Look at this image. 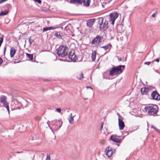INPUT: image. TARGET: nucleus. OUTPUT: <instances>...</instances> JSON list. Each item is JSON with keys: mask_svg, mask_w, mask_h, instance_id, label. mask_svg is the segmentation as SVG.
<instances>
[{"mask_svg": "<svg viewBox=\"0 0 160 160\" xmlns=\"http://www.w3.org/2000/svg\"><path fill=\"white\" fill-rule=\"evenodd\" d=\"M144 110L150 115H155L158 112V107L157 105H149L145 107Z\"/></svg>", "mask_w": 160, "mask_h": 160, "instance_id": "nucleus-1", "label": "nucleus"}, {"mask_svg": "<svg viewBox=\"0 0 160 160\" xmlns=\"http://www.w3.org/2000/svg\"><path fill=\"white\" fill-rule=\"evenodd\" d=\"M125 68V66L124 65H120L111 68V70L110 71L109 74L111 76L120 74L122 72V70Z\"/></svg>", "mask_w": 160, "mask_h": 160, "instance_id": "nucleus-2", "label": "nucleus"}, {"mask_svg": "<svg viewBox=\"0 0 160 160\" xmlns=\"http://www.w3.org/2000/svg\"><path fill=\"white\" fill-rule=\"evenodd\" d=\"M67 48V46L61 45L56 50L57 54L58 57L64 58L68 54V52L66 51V49Z\"/></svg>", "mask_w": 160, "mask_h": 160, "instance_id": "nucleus-3", "label": "nucleus"}, {"mask_svg": "<svg viewBox=\"0 0 160 160\" xmlns=\"http://www.w3.org/2000/svg\"><path fill=\"white\" fill-rule=\"evenodd\" d=\"M98 23L99 25L100 29L106 31L108 28V22L106 20L103 22L104 19L103 18H99L98 19Z\"/></svg>", "mask_w": 160, "mask_h": 160, "instance_id": "nucleus-4", "label": "nucleus"}, {"mask_svg": "<svg viewBox=\"0 0 160 160\" xmlns=\"http://www.w3.org/2000/svg\"><path fill=\"white\" fill-rule=\"evenodd\" d=\"M52 128L55 130H58L62 124V122L61 120H54L51 122Z\"/></svg>", "mask_w": 160, "mask_h": 160, "instance_id": "nucleus-5", "label": "nucleus"}, {"mask_svg": "<svg viewBox=\"0 0 160 160\" xmlns=\"http://www.w3.org/2000/svg\"><path fill=\"white\" fill-rule=\"evenodd\" d=\"M109 16V21L113 25L115 20L118 17V14L117 12L112 13L110 14Z\"/></svg>", "mask_w": 160, "mask_h": 160, "instance_id": "nucleus-6", "label": "nucleus"}, {"mask_svg": "<svg viewBox=\"0 0 160 160\" xmlns=\"http://www.w3.org/2000/svg\"><path fill=\"white\" fill-rule=\"evenodd\" d=\"M6 98L4 96H1L0 97V102L3 103V106L6 108L7 110L9 113V107L8 103L6 101Z\"/></svg>", "mask_w": 160, "mask_h": 160, "instance_id": "nucleus-7", "label": "nucleus"}, {"mask_svg": "<svg viewBox=\"0 0 160 160\" xmlns=\"http://www.w3.org/2000/svg\"><path fill=\"white\" fill-rule=\"evenodd\" d=\"M103 38L102 36L98 35L92 39L91 43L93 45L98 44L101 42Z\"/></svg>", "mask_w": 160, "mask_h": 160, "instance_id": "nucleus-8", "label": "nucleus"}, {"mask_svg": "<svg viewBox=\"0 0 160 160\" xmlns=\"http://www.w3.org/2000/svg\"><path fill=\"white\" fill-rule=\"evenodd\" d=\"M151 96L153 99L157 100H160V95L156 91H152L151 93Z\"/></svg>", "mask_w": 160, "mask_h": 160, "instance_id": "nucleus-9", "label": "nucleus"}, {"mask_svg": "<svg viewBox=\"0 0 160 160\" xmlns=\"http://www.w3.org/2000/svg\"><path fill=\"white\" fill-rule=\"evenodd\" d=\"M122 118L120 115L118 117V125L119 129L120 130H123L125 127V124L124 122L123 121Z\"/></svg>", "mask_w": 160, "mask_h": 160, "instance_id": "nucleus-10", "label": "nucleus"}, {"mask_svg": "<svg viewBox=\"0 0 160 160\" xmlns=\"http://www.w3.org/2000/svg\"><path fill=\"white\" fill-rule=\"evenodd\" d=\"M68 57L69 59L74 62H76L77 58L76 55L75 54L74 52H72V51L69 52Z\"/></svg>", "mask_w": 160, "mask_h": 160, "instance_id": "nucleus-11", "label": "nucleus"}, {"mask_svg": "<svg viewBox=\"0 0 160 160\" xmlns=\"http://www.w3.org/2000/svg\"><path fill=\"white\" fill-rule=\"evenodd\" d=\"M112 47V45L110 43H108L106 44L105 46H102L100 47V48H103L106 51V52L103 55H105L106 54L107 52H108Z\"/></svg>", "mask_w": 160, "mask_h": 160, "instance_id": "nucleus-12", "label": "nucleus"}, {"mask_svg": "<svg viewBox=\"0 0 160 160\" xmlns=\"http://www.w3.org/2000/svg\"><path fill=\"white\" fill-rule=\"evenodd\" d=\"M111 140L113 142L116 143L120 142L121 140L118 138V137L115 135H112L110 137Z\"/></svg>", "mask_w": 160, "mask_h": 160, "instance_id": "nucleus-13", "label": "nucleus"}, {"mask_svg": "<svg viewBox=\"0 0 160 160\" xmlns=\"http://www.w3.org/2000/svg\"><path fill=\"white\" fill-rule=\"evenodd\" d=\"M96 19L92 18L88 19L87 22V25L88 27L91 28L94 23Z\"/></svg>", "mask_w": 160, "mask_h": 160, "instance_id": "nucleus-14", "label": "nucleus"}, {"mask_svg": "<svg viewBox=\"0 0 160 160\" xmlns=\"http://www.w3.org/2000/svg\"><path fill=\"white\" fill-rule=\"evenodd\" d=\"M149 91H150L149 88L145 87L141 89V93L142 95H148V93Z\"/></svg>", "mask_w": 160, "mask_h": 160, "instance_id": "nucleus-15", "label": "nucleus"}, {"mask_svg": "<svg viewBox=\"0 0 160 160\" xmlns=\"http://www.w3.org/2000/svg\"><path fill=\"white\" fill-rule=\"evenodd\" d=\"M107 151L106 155L108 157H110L112 154V148L109 147H108L106 148V151Z\"/></svg>", "mask_w": 160, "mask_h": 160, "instance_id": "nucleus-16", "label": "nucleus"}, {"mask_svg": "<svg viewBox=\"0 0 160 160\" xmlns=\"http://www.w3.org/2000/svg\"><path fill=\"white\" fill-rule=\"evenodd\" d=\"M82 4L83 3L84 5L87 7L89 6L91 2L90 0H82Z\"/></svg>", "mask_w": 160, "mask_h": 160, "instance_id": "nucleus-17", "label": "nucleus"}, {"mask_svg": "<svg viewBox=\"0 0 160 160\" xmlns=\"http://www.w3.org/2000/svg\"><path fill=\"white\" fill-rule=\"evenodd\" d=\"M16 50L14 48H12L10 49V56L11 57H12L15 54L16 52Z\"/></svg>", "mask_w": 160, "mask_h": 160, "instance_id": "nucleus-18", "label": "nucleus"}, {"mask_svg": "<svg viewBox=\"0 0 160 160\" xmlns=\"http://www.w3.org/2000/svg\"><path fill=\"white\" fill-rule=\"evenodd\" d=\"M82 0H70V2L71 3L82 4Z\"/></svg>", "mask_w": 160, "mask_h": 160, "instance_id": "nucleus-19", "label": "nucleus"}, {"mask_svg": "<svg viewBox=\"0 0 160 160\" xmlns=\"http://www.w3.org/2000/svg\"><path fill=\"white\" fill-rule=\"evenodd\" d=\"M97 54V51L96 50L92 51V61H94L96 59V56Z\"/></svg>", "mask_w": 160, "mask_h": 160, "instance_id": "nucleus-20", "label": "nucleus"}, {"mask_svg": "<svg viewBox=\"0 0 160 160\" xmlns=\"http://www.w3.org/2000/svg\"><path fill=\"white\" fill-rule=\"evenodd\" d=\"M54 35L57 37L59 39H63L62 36H61L60 32H56L54 34Z\"/></svg>", "mask_w": 160, "mask_h": 160, "instance_id": "nucleus-21", "label": "nucleus"}, {"mask_svg": "<svg viewBox=\"0 0 160 160\" xmlns=\"http://www.w3.org/2000/svg\"><path fill=\"white\" fill-rule=\"evenodd\" d=\"M69 116L70 117L69 119V122L70 124H72L74 120L73 118L74 116L72 117V113H71Z\"/></svg>", "mask_w": 160, "mask_h": 160, "instance_id": "nucleus-22", "label": "nucleus"}, {"mask_svg": "<svg viewBox=\"0 0 160 160\" xmlns=\"http://www.w3.org/2000/svg\"><path fill=\"white\" fill-rule=\"evenodd\" d=\"M55 28L54 27H48L46 28H43V32L48 31V30H50L51 29H54Z\"/></svg>", "mask_w": 160, "mask_h": 160, "instance_id": "nucleus-23", "label": "nucleus"}, {"mask_svg": "<svg viewBox=\"0 0 160 160\" xmlns=\"http://www.w3.org/2000/svg\"><path fill=\"white\" fill-rule=\"evenodd\" d=\"M27 57L29 58L30 59L31 61H32L33 59V55L32 54H30L27 53H26Z\"/></svg>", "mask_w": 160, "mask_h": 160, "instance_id": "nucleus-24", "label": "nucleus"}, {"mask_svg": "<svg viewBox=\"0 0 160 160\" xmlns=\"http://www.w3.org/2000/svg\"><path fill=\"white\" fill-rule=\"evenodd\" d=\"M8 13L7 11H1L0 13V16H4L6 15Z\"/></svg>", "mask_w": 160, "mask_h": 160, "instance_id": "nucleus-25", "label": "nucleus"}, {"mask_svg": "<svg viewBox=\"0 0 160 160\" xmlns=\"http://www.w3.org/2000/svg\"><path fill=\"white\" fill-rule=\"evenodd\" d=\"M77 78L78 79L81 80L84 78L83 74L82 73H81L80 76L79 77H77Z\"/></svg>", "mask_w": 160, "mask_h": 160, "instance_id": "nucleus-26", "label": "nucleus"}, {"mask_svg": "<svg viewBox=\"0 0 160 160\" xmlns=\"http://www.w3.org/2000/svg\"><path fill=\"white\" fill-rule=\"evenodd\" d=\"M29 42L30 45L32 44L34 42V40L33 39H32L31 38V37H30L29 38Z\"/></svg>", "mask_w": 160, "mask_h": 160, "instance_id": "nucleus-27", "label": "nucleus"}, {"mask_svg": "<svg viewBox=\"0 0 160 160\" xmlns=\"http://www.w3.org/2000/svg\"><path fill=\"white\" fill-rule=\"evenodd\" d=\"M138 127L137 126H132V131H134L135 130H137L138 129Z\"/></svg>", "mask_w": 160, "mask_h": 160, "instance_id": "nucleus-28", "label": "nucleus"}, {"mask_svg": "<svg viewBox=\"0 0 160 160\" xmlns=\"http://www.w3.org/2000/svg\"><path fill=\"white\" fill-rule=\"evenodd\" d=\"M46 160H51L50 155L48 154H47V155Z\"/></svg>", "mask_w": 160, "mask_h": 160, "instance_id": "nucleus-29", "label": "nucleus"}, {"mask_svg": "<svg viewBox=\"0 0 160 160\" xmlns=\"http://www.w3.org/2000/svg\"><path fill=\"white\" fill-rule=\"evenodd\" d=\"M36 2H38V4H41L42 2L41 0H34Z\"/></svg>", "mask_w": 160, "mask_h": 160, "instance_id": "nucleus-30", "label": "nucleus"}, {"mask_svg": "<svg viewBox=\"0 0 160 160\" xmlns=\"http://www.w3.org/2000/svg\"><path fill=\"white\" fill-rule=\"evenodd\" d=\"M151 62H146L144 63V64L149 65L151 64Z\"/></svg>", "mask_w": 160, "mask_h": 160, "instance_id": "nucleus-31", "label": "nucleus"}, {"mask_svg": "<svg viewBox=\"0 0 160 160\" xmlns=\"http://www.w3.org/2000/svg\"><path fill=\"white\" fill-rule=\"evenodd\" d=\"M61 110L60 108H57L56 111L59 112H61Z\"/></svg>", "mask_w": 160, "mask_h": 160, "instance_id": "nucleus-32", "label": "nucleus"}, {"mask_svg": "<svg viewBox=\"0 0 160 160\" xmlns=\"http://www.w3.org/2000/svg\"><path fill=\"white\" fill-rule=\"evenodd\" d=\"M3 62V59L1 58H0V65Z\"/></svg>", "mask_w": 160, "mask_h": 160, "instance_id": "nucleus-33", "label": "nucleus"}, {"mask_svg": "<svg viewBox=\"0 0 160 160\" xmlns=\"http://www.w3.org/2000/svg\"><path fill=\"white\" fill-rule=\"evenodd\" d=\"M117 57H118V61H119L120 62V61H122V58H119V57H118V56Z\"/></svg>", "mask_w": 160, "mask_h": 160, "instance_id": "nucleus-34", "label": "nucleus"}, {"mask_svg": "<svg viewBox=\"0 0 160 160\" xmlns=\"http://www.w3.org/2000/svg\"><path fill=\"white\" fill-rule=\"evenodd\" d=\"M1 41L2 42H3V37H0V41Z\"/></svg>", "mask_w": 160, "mask_h": 160, "instance_id": "nucleus-35", "label": "nucleus"}, {"mask_svg": "<svg viewBox=\"0 0 160 160\" xmlns=\"http://www.w3.org/2000/svg\"><path fill=\"white\" fill-rule=\"evenodd\" d=\"M156 15V13H153L152 15V16L153 17H155Z\"/></svg>", "mask_w": 160, "mask_h": 160, "instance_id": "nucleus-36", "label": "nucleus"}, {"mask_svg": "<svg viewBox=\"0 0 160 160\" xmlns=\"http://www.w3.org/2000/svg\"><path fill=\"white\" fill-rule=\"evenodd\" d=\"M6 49V47H5L4 48V53L5 54V51Z\"/></svg>", "mask_w": 160, "mask_h": 160, "instance_id": "nucleus-37", "label": "nucleus"}, {"mask_svg": "<svg viewBox=\"0 0 160 160\" xmlns=\"http://www.w3.org/2000/svg\"><path fill=\"white\" fill-rule=\"evenodd\" d=\"M58 60L61 61H67L66 60V59L63 60V59H58Z\"/></svg>", "mask_w": 160, "mask_h": 160, "instance_id": "nucleus-38", "label": "nucleus"}, {"mask_svg": "<svg viewBox=\"0 0 160 160\" xmlns=\"http://www.w3.org/2000/svg\"><path fill=\"white\" fill-rule=\"evenodd\" d=\"M151 128H153L154 129L156 130V128L154 127L153 126V125H152L151 126Z\"/></svg>", "mask_w": 160, "mask_h": 160, "instance_id": "nucleus-39", "label": "nucleus"}, {"mask_svg": "<svg viewBox=\"0 0 160 160\" xmlns=\"http://www.w3.org/2000/svg\"><path fill=\"white\" fill-rule=\"evenodd\" d=\"M158 132L160 133V130L156 128V130Z\"/></svg>", "mask_w": 160, "mask_h": 160, "instance_id": "nucleus-40", "label": "nucleus"}, {"mask_svg": "<svg viewBox=\"0 0 160 160\" xmlns=\"http://www.w3.org/2000/svg\"><path fill=\"white\" fill-rule=\"evenodd\" d=\"M22 152H23L22 151H21V152H18H18H16V153H18H18H22Z\"/></svg>", "mask_w": 160, "mask_h": 160, "instance_id": "nucleus-41", "label": "nucleus"}, {"mask_svg": "<svg viewBox=\"0 0 160 160\" xmlns=\"http://www.w3.org/2000/svg\"><path fill=\"white\" fill-rule=\"evenodd\" d=\"M156 61L158 62L159 61V59L158 58H157V59H156Z\"/></svg>", "mask_w": 160, "mask_h": 160, "instance_id": "nucleus-42", "label": "nucleus"}, {"mask_svg": "<svg viewBox=\"0 0 160 160\" xmlns=\"http://www.w3.org/2000/svg\"><path fill=\"white\" fill-rule=\"evenodd\" d=\"M50 123V122L49 121H48L47 122V124L48 125L49 127H50V128L51 129V127H50L49 126V123Z\"/></svg>", "mask_w": 160, "mask_h": 160, "instance_id": "nucleus-43", "label": "nucleus"}, {"mask_svg": "<svg viewBox=\"0 0 160 160\" xmlns=\"http://www.w3.org/2000/svg\"><path fill=\"white\" fill-rule=\"evenodd\" d=\"M68 26H67L66 27H65V30H66V31H67V29L68 28Z\"/></svg>", "mask_w": 160, "mask_h": 160, "instance_id": "nucleus-44", "label": "nucleus"}, {"mask_svg": "<svg viewBox=\"0 0 160 160\" xmlns=\"http://www.w3.org/2000/svg\"><path fill=\"white\" fill-rule=\"evenodd\" d=\"M87 88H90L92 89V88L91 87H90V86H87Z\"/></svg>", "mask_w": 160, "mask_h": 160, "instance_id": "nucleus-45", "label": "nucleus"}, {"mask_svg": "<svg viewBox=\"0 0 160 160\" xmlns=\"http://www.w3.org/2000/svg\"><path fill=\"white\" fill-rule=\"evenodd\" d=\"M103 127V123H102V125L101 126V129H102V128Z\"/></svg>", "mask_w": 160, "mask_h": 160, "instance_id": "nucleus-46", "label": "nucleus"}, {"mask_svg": "<svg viewBox=\"0 0 160 160\" xmlns=\"http://www.w3.org/2000/svg\"><path fill=\"white\" fill-rule=\"evenodd\" d=\"M8 6H9V7L10 6L9 5H8L7 6V5H6V6H5V8H6V7H8Z\"/></svg>", "mask_w": 160, "mask_h": 160, "instance_id": "nucleus-47", "label": "nucleus"}, {"mask_svg": "<svg viewBox=\"0 0 160 160\" xmlns=\"http://www.w3.org/2000/svg\"><path fill=\"white\" fill-rule=\"evenodd\" d=\"M3 42H2L1 41H0V44H2Z\"/></svg>", "mask_w": 160, "mask_h": 160, "instance_id": "nucleus-48", "label": "nucleus"}, {"mask_svg": "<svg viewBox=\"0 0 160 160\" xmlns=\"http://www.w3.org/2000/svg\"><path fill=\"white\" fill-rule=\"evenodd\" d=\"M118 117H119V116L120 115L119 113H118Z\"/></svg>", "mask_w": 160, "mask_h": 160, "instance_id": "nucleus-49", "label": "nucleus"}]
</instances>
